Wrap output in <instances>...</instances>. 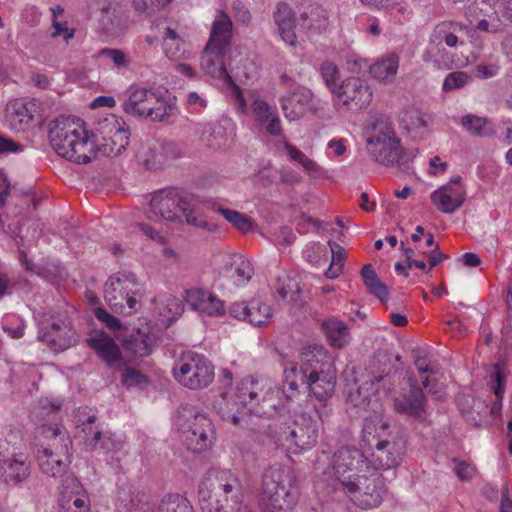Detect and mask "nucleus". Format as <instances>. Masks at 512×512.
Masks as SVG:
<instances>
[{"label":"nucleus","instance_id":"26","mask_svg":"<svg viewBox=\"0 0 512 512\" xmlns=\"http://www.w3.org/2000/svg\"><path fill=\"white\" fill-rule=\"evenodd\" d=\"M186 303L195 311L208 316L224 314V303L208 290L193 288L186 291Z\"/></svg>","mask_w":512,"mask_h":512},{"label":"nucleus","instance_id":"50","mask_svg":"<svg viewBox=\"0 0 512 512\" xmlns=\"http://www.w3.org/2000/svg\"><path fill=\"white\" fill-rule=\"evenodd\" d=\"M158 512H193L186 499L179 496H169L162 500Z\"/></svg>","mask_w":512,"mask_h":512},{"label":"nucleus","instance_id":"11","mask_svg":"<svg viewBox=\"0 0 512 512\" xmlns=\"http://www.w3.org/2000/svg\"><path fill=\"white\" fill-rule=\"evenodd\" d=\"M366 147L371 158L381 165L394 166L400 162V139L387 122L377 121L373 125L366 139Z\"/></svg>","mask_w":512,"mask_h":512},{"label":"nucleus","instance_id":"38","mask_svg":"<svg viewBox=\"0 0 512 512\" xmlns=\"http://www.w3.org/2000/svg\"><path fill=\"white\" fill-rule=\"evenodd\" d=\"M154 149H156L154 140L147 141L138 153L140 162L149 170H157L165 165L163 155H161L159 149L156 152H154Z\"/></svg>","mask_w":512,"mask_h":512},{"label":"nucleus","instance_id":"63","mask_svg":"<svg viewBox=\"0 0 512 512\" xmlns=\"http://www.w3.org/2000/svg\"><path fill=\"white\" fill-rule=\"evenodd\" d=\"M53 28L54 31L52 33V37L63 36L65 41H69V39L74 36V30H69L66 21L62 22L57 19H53Z\"/></svg>","mask_w":512,"mask_h":512},{"label":"nucleus","instance_id":"5","mask_svg":"<svg viewBox=\"0 0 512 512\" xmlns=\"http://www.w3.org/2000/svg\"><path fill=\"white\" fill-rule=\"evenodd\" d=\"M303 380L310 393L318 400L326 401L335 391L336 369L328 352L322 347L302 354L299 367Z\"/></svg>","mask_w":512,"mask_h":512},{"label":"nucleus","instance_id":"42","mask_svg":"<svg viewBox=\"0 0 512 512\" xmlns=\"http://www.w3.org/2000/svg\"><path fill=\"white\" fill-rule=\"evenodd\" d=\"M99 56L108 59L118 71L127 70L132 64V58L121 49L102 48Z\"/></svg>","mask_w":512,"mask_h":512},{"label":"nucleus","instance_id":"52","mask_svg":"<svg viewBox=\"0 0 512 512\" xmlns=\"http://www.w3.org/2000/svg\"><path fill=\"white\" fill-rule=\"evenodd\" d=\"M487 119L476 115H465L462 117L461 124L471 134L476 136L486 135L485 127Z\"/></svg>","mask_w":512,"mask_h":512},{"label":"nucleus","instance_id":"60","mask_svg":"<svg viewBox=\"0 0 512 512\" xmlns=\"http://www.w3.org/2000/svg\"><path fill=\"white\" fill-rule=\"evenodd\" d=\"M249 312V303L242 301V302H235L230 305L228 309L229 315L237 320L240 321H247V313Z\"/></svg>","mask_w":512,"mask_h":512},{"label":"nucleus","instance_id":"9","mask_svg":"<svg viewBox=\"0 0 512 512\" xmlns=\"http://www.w3.org/2000/svg\"><path fill=\"white\" fill-rule=\"evenodd\" d=\"M140 295V284L132 272H117L104 286L105 301L118 314L130 315L136 311Z\"/></svg>","mask_w":512,"mask_h":512},{"label":"nucleus","instance_id":"32","mask_svg":"<svg viewBox=\"0 0 512 512\" xmlns=\"http://www.w3.org/2000/svg\"><path fill=\"white\" fill-rule=\"evenodd\" d=\"M390 425L379 414L374 413L363 420L362 427V441L373 448L378 440L385 438L388 433Z\"/></svg>","mask_w":512,"mask_h":512},{"label":"nucleus","instance_id":"62","mask_svg":"<svg viewBox=\"0 0 512 512\" xmlns=\"http://www.w3.org/2000/svg\"><path fill=\"white\" fill-rule=\"evenodd\" d=\"M500 2L501 0H475L476 8L484 16L497 14L496 8L499 9Z\"/></svg>","mask_w":512,"mask_h":512},{"label":"nucleus","instance_id":"35","mask_svg":"<svg viewBox=\"0 0 512 512\" xmlns=\"http://www.w3.org/2000/svg\"><path fill=\"white\" fill-rule=\"evenodd\" d=\"M398 68V55L390 54L371 65L370 74L379 81L391 82L395 78Z\"/></svg>","mask_w":512,"mask_h":512},{"label":"nucleus","instance_id":"12","mask_svg":"<svg viewBox=\"0 0 512 512\" xmlns=\"http://www.w3.org/2000/svg\"><path fill=\"white\" fill-rule=\"evenodd\" d=\"M174 378L191 390L208 387L214 379V367L203 355L188 352L183 354L173 368Z\"/></svg>","mask_w":512,"mask_h":512},{"label":"nucleus","instance_id":"8","mask_svg":"<svg viewBox=\"0 0 512 512\" xmlns=\"http://www.w3.org/2000/svg\"><path fill=\"white\" fill-rule=\"evenodd\" d=\"M130 139L126 123L115 115L100 120L90 135L93 158L97 155L115 157L126 150Z\"/></svg>","mask_w":512,"mask_h":512},{"label":"nucleus","instance_id":"23","mask_svg":"<svg viewBox=\"0 0 512 512\" xmlns=\"http://www.w3.org/2000/svg\"><path fill=\"white\" fill-rule=\"evenodd\" d=\"M87 344L111 369L122 370L126 362L122 352L111 336L104 331H97L87 340Z\"/></svg>","mask_w":512,"mask_h":512},{"label":"nucleus","instance_id":"59","mask_svg":"<svg viewBox=\"0 0 512 512\" xmlns=\"http://www.w3.org/2000/svg\"><path fill=\"white\" fill-rule=\"evenodd\" d=\"M279 30V34L284 42L289 45H295L297 41L295 33V20L276 24Z\"/></svg>","mask_w":512,"mask_h":512},{"label":"nucleus","instance_id":"49","mask_svg":"<svg viewBox=\"0 0 512 512\" xmlns=\"http://www.w3.org/2000/svg\"><path fill=\"white\" fill-rule=\"evenodd\" d=\"M471 79V76L466 72H451L445 77L442 89L445 92L461 89L465 87L471 81Z\"/></svg>","mask_w":512,"mask_h":512},{"label":"nucleus","instance_id":"2","mask_svg":"<svg viewBox=\"0 0 512 512\" xmlns=\"http://www.w3.org/2000/svg\"><path fill=\"white\" fill-rule=\"evenodd\" d=\"M49 141L55 152L68 161L86 164L93 159V143L78 121L61 116L49 123Z\"/></svg>","mask_w":512,"mask_h":512},{"label":"nucleus","instance_id":"43","mask_svg":"<svg viewBox=\"0 0 512 512\" xmlns=\"http://www.w3.org/2000/svg\"><path fill=\"white\" fill-rule=\"evenodd\" d=\"M507 375L508 371L505 366L500 363L495 364L490 373V386L499 402H502L503 399Z\"/></svg>","mask_w":512,"mask_h":512},{"label":"nucleus","instance_id":"1","mask_svg":"<svg viewBox=\"0 0 512 512\" xmlns=\"http://www.w3.org/2000/svg\"><path fill=\"white\" fill-rule=\"evenodd\" d=\"M232 28L230 17L224 12H219L212 23L210 36L200 60L201 69L205 74L228 84L233 83L229 74V70H232L229 56Z\"/></svg>","mask_w":512,"mask_h":512},{"label":"nucleus","instance_id":"54","mask_svg":"<svg viewBox=\"0 0 512 512\" xmlns=\"http://www.w3.org/2000/svg\"><path fill=\"white\" fill-rule=\"evenodd\" d=\"M122 369H124V371L122 373L121 382L125 387L141 386L148 382L147 377L139 370L132 367H123Z\"/></svg>","mask_w":512,"mask_h":512},{"label":"nucleus","instance_id":"6","mask_svg":"<svg viewBox=\"0 0 512 512\" xmlns=\"http://www.w3.org/2000/svg\"><path fill=\"white\" fill-rule=\"evenodd\" d=\"M122 109L131 116L161 122L172 114L174 106L159 91L132 86L122 101Z\"/></svg>","mask_w":512,"mask_h":512},{"label":"nucleus","instance_id":"53","mask_svg":"<svg viewBox=\"0 0 512 512\" xmlns=\"http://www.w3.org/2000/svg\"><path fill=\"white\" fill-rule=\"evenodd\" d=\"M156 144V149L154 152L159 149L161 155L164 158V164L168 163L171 160H175L181 156V149L177 143L173 141H157L154 140Z\"/></svg>","mask_w":512,"mask_h":512},{"label":"nucleus","instance_id":"39","mask_svg":"<svg viewBox=\"0 0 512 512\" xmlns=\"http://www.w3.org/2000/svg\"><path fill=\"white\" fill-rule=\"evenodd\" d=\"M399 120L401 125L408 131H417L428 127L425 113L414 107L403 110Z\"/></svg>","mask_w":512,"mask_h":512},{"label":"nucleus","instance_id":"30","mask_svg":"<svg viewBox=\"0 0 512 512\" xmlns=\"http://www.w3.org/2000/svg\"><path fill=\"white\" fill-rule=\"evenodd\" d=\"M162 46L165 56L172 61L184 60L189 56V44L172 27L165 28Z\"/></svg>","mask_w":512,"mask_h":512},{"label":"nucleus","instance_id":"28","mask_svg":"<svg viewBox=\"0 0 512 512\" xmlns=\"http://www.w3.org/2000/svg\"><path fill=\"white\" fill-rule=\"evenodd\" d=\"M42 434L49 441L45 449H52V453L63 455L66 459L71 458L72 441L63 426L44 425Z\"/></svg>","mask_w":512,"mask_h":512},{"label":"nucleus","instance_id":"16","mask_svg":"<svg viewBox=\"0 0 512 512\" xmlns=\"http://www.w3.org/2000/svg\"><path fill=\"white\" fill-rule=\"evenodd\" d=\"M38 338L54 351H64L76 343L75 331L69 322L61 319L43 321Z\"/></svg>","mask_w":512,"mask_h":512},{"label":"nucleus","instance_id":"14","mask_svg":"<svg viewBox=\"0 0 512 512\" xmlns=\"http://www.w3.org/2000/svg\"><path fill=\"white\" fill-rule=\"evenodd\" d=\"M213 408L220 418L234 426L248 425L249 411L246 398H243L241 382L236 390L221 393L213 402Z\"/></svg>","mask_w":512,"mask_h":512},{"label":"nucleus","instance_id":"37","mask_svg":"<svg viewBox=\"0 0 512 512\" xmlns=\"http://www.w3.org/2000/svg\"><path fill=\"white\" fill-rule=\"evenodd\" d=\"M226 270L229 277L236 285H244L248 283L254 274L251 262L242 256L234 259Z\"/></svg>","mask_w":512,"mask_h":512},{"label":"nucleus","instance_id":"19","mask_svg":"<svg viewBox=\"0 0 512 512\" xmlns=\"http://www.w3.org/2000/svg\"><path fill=\"white\" fill-rule=\"evenodd\" d=\"M334 95L352 111L362 110L372 101V91L369 85L357 77L345 79Z\"/></svg>","mask_w":512,"mask_h":512},{"label":"nucleus","instance_id":"51","mask_svg":"<svg viewBox=\"0 0 512 512\" xmlns=\"http://www.w3.org/2000/svg\"><path fill=\"white\" fill-rule=\"evenodd\" d=\"M452 462L454 464L453 471L461 481H470L478 473L476 466L472 462L460 460L458 458H453Z\"/></svg>","mask_w":512,"mask_h":512},{"label":"nucleus","instance_id":"17","mask_svg":"<svg viewBox=\"0 0 512 512\" xmlns=\"http://www.w3.org/2000/svg\"><path fill=\"white\" fill-rule=\"evenodd\" d=\"M6 120L9 127L16 132H25L36 125L41 118L39 103L35 99H15L7 105Z\"/></svg>","mask_w":512,"mask_h":512},{"label":"nucleus","instance_id":"48","mask_svg":"<svg viewBox=\"0 0 512 512\" xmlns=\"http://www.w3.org/2000/svg\"><path fill=\"white\" fill-rule=\"evenodd\" d=\"M61 479L60 497H73L81 495L83 486L81 482L71 473H62L59 475Z\"/></svg>","mask_w":512,"mask_h":512},{"label":"nucleus","instance_id":"44","mask_svg":"<svg viewBox=\"0 0 512 512\" xmlns=\"http://www.w3.org/2000/svg\"><path fill=\"white\" fill-rule=\"evenodd\" d=\"M127 348L138 357H145L151 353L152 340L148 335L140 333L131 335L126 342Z\"/></svg>","mask_w":512,"mask_h":512},{"label":"nucleus","instance_id":"21","mask_svg":"<svg viewBox=\"0 0 512 512\" xmlns=\"http://www.w3.org/2000/svg\"><path fill=\"white\" fill-rule=\"evenodd\" d=\"M462 178L456 176L449 183L435 190L431 196V202L442 213L453 214L466 200V191L461 184Z\"/></svg>","mask_w":512,"mask_h":512},{"label":"nucleus","instance_id":"10","mask_svg":"<svg viewBox=\"0 0 512 512\" xmlns=\"http://www.w3.org/2000/svg\"><path fill=\"white\" fill-rule=\"evenodd\" d=\"M241 391L243 398H246L249 414L272 418L282 406L280 390L269 382L244 379L241 381Z\"/></svg>","mask_w":512,"mask_h":512},{"label":"nucleus","instance_id":"47","mask_svg":"<svg viewBox=\"0 0 512 512\" xmlns=\"http://www.w3.org/2000/svg\"><path fill=\"white\" fill-rule=\"evenodd\" d=\"M328 26V13L326 9L319 4L310 5V21L306 27L314 30H324Z\"/></svg>","mask_w":512,"mask_h":512},{"label":"nucleus","instance_id":"36","mask_svg":"<svg viewBox=\"0 0 512 512\" xmlns=\"http://www.w3.org/2000/svg\"><path fill=\"white\" fill-rule=\"evenodd\" d=\"M361 276L368 292L385 302L388 296V287L379 279L371 264L362 267Z\"/></svg>","mask_w":512,"mask_h":512},{"label":"nucleus","instance_id":"7","mask_svg":"<svg viewBox=\"0 0 512 512\" xmlns=\"http://www.w3.org/2000/svg\"><path fill=\"white\" fill-rule=\"evenodd\" d=\"M178 425L187 448L200 453L211 447L215 430L211 420L192 405H182L178 410Z\"/></svg>","mask_w":512,"mask_h":512},{"label":"nucleus","instance_id":"18","mask_svg":"<svg viewBox=\"0 0 512 512\" xmlns=\"http://www.w3.org/2000/svg\"><path fill=\"white\" fill-rule=\"evenodd\" d=\"M406 441L398 429L390 431L382 440L375 443L373 457L382 469L400 464L405 452Z\"/></svg>","mask_w":512,"mask_h":512},{"label":"nucleus","instance_id":"13","mask_svg":"<svg viewBox=\"0 0 512 512\" xmlns=\"http://www.w3.org/2000/svg\"><path fill=\"white\" fill-rule=\"evenodd\" d=\"M287 449L294 454L309 450L317 444L318 426L309 416L301 414L280 433L279 438Z\"/></svg>","mask_w":512,"mask_h":512},{"label":"nucleus","instance_id":"41","mask_svg":"<svg viewBox=\"0 0 512 512\" xmlns=\"http://www.w3.org/2000/svg\"><path fill=\"white\" fill-rule=\"evenodd\" d=\"M271 317V308L266 303L258 299L249 302V312L247 313L248 323L254 326L265 325Z\"/></svg>","mask_w":512,"mask_h":512},{"label":"nucleus","instance_id":"45","mask_svg":"<svg viewBox=\"0 0 512 512\" xmlns=\"http://www.w3.org/2000/svg\"><path fill=\"white\" fill-rule=\"evenodd\" d=\"M322 79L324 80L326 86L329 90L334 94L339 85L338 81L340 79V71L337 65L331 61H324L319 68Z\"/></svg>","mask_w":512,"mask_h":512},{"label":"nucleus","instance_id":"27","mask_svg":"<svg viewBox=\"0 0 512 512\" xmlns=\"http://www.w3.org/2000/svg\"><path fill=\"white\" fill-rule=\"evenodd\" d=\"M313 92L305 86H296L281 98V108L289 121L300 119L304 115L303 108L313 99Z\"/></svg>","mask_w":512,"mask_h":512},{"label":"nucleus","instance_id":"56","mask_svg":"<svg viewBox=\"0 0 512 512\" xmlns=\"http://www.w3.org/2000/svg\"><path fill=\"white\" fill-rule=\"evenodd\" d=\"M364 494L363 496L367 497V499L361 500L366 507H375L381 502V491L376 485V479H373L371 483L367 484L363 487Z\"/></svg>","mask_w":512,"mask_h":512},{"label":"nucleus","instance_id":"4","mask_svg":"<svg viewBox=\"0 0 512 512\" xmlns=\"http://www.w3.org/2000/svg\"><path fill=\"white\" fill-rule=\"evenodd\" d=\"M198 494L202 512H240L245 496L240 479L229 470L217 472Z\"/></svg>","mask_w":512,"mask_h":512},{"label":"nucleus","instance_id":"61","mask_svg":"<svg viewBox=\"0 0 512 512\" xmlns=\"http://www.w3.org/2000/svg\"><path fill=\"white\" fill-rule=\"evenodd\" d=\"M276 24L295 20L294 12L287 3L278 4L277 11L274 13Z\"/></svg>","mask_w":512,"mask_h":512},{"label":"nucleus","instance_id":"33","mask_svg":"<svg viewBox=\"0 0 512 512\" xmlns=\"http://www.w3.org/2000/svg\"><path fill=\"white\" fill-rule=\"evenodd\" d=\"M321 328L329 344L334 348L341 349L350 342L351 335L349 327L344 321L336 317L324 320L321 323Z\"/></svg>","mask_w":512,"mask_h":512},{"label":"nucleus","instance_id":"3","mask_svg":"<svg viewBox=\"0 0 512 512\" xmlns=\"http://www.w3.org/2000/svg\"><path fill=\"white\" fill-rule=\"evenodd\" d=\"M299 495L298 476L292 468L274 464L263 471L259 500L266 508L272 511L291 509Z\"/></svg>","mask_w":512,"mask_h":512},{"label":"nucleus","instance_id":"46","mask_svg":"<svg viewBox=\"0 0 512 512\" xmlns=\"http://www.w3.org/2000/svg\"><path fill=\"white\" fill-rule=\"evenodd\" d=\"M89 503L81 495L67 497L62 496L59 499V512H88Z\"/></svg>","mask_w":512,"mask_h":512},{"label":"nucleus","instance_id":"25","mask_svg":"<svg viewBox=\"0 0 512 512\" xmlns=\"http://www.w3.org/2000/svg\"><path fill=\"white\" fill-rule=\"evenodd\" d=\"M7 445L0 439V448ZM30 464L23 454L13 455L12 458L4 459L0 451V476L6 484L17 485L25 481L30 475Z\"/></svg>","mask_w":512,"mask_h":512},{"label":"nucleus","instance_id":"64","mask_svg":"<svg viewBox=\"0 0 512 512\" xmlns=\"http://www.w3.org/2000/svg\"><path fill=\"white\" fill-rule=\"evenodd\" d=\"M233 10L235 14V18L237 21L241 22L242 24H249L251 21V14L249 10L240 2H236L233 5Z\"/></svg>","mask_w":512,"mask_h":512},{"label":"nucleus","instance_id":"55","mask_svg":"<svg viewBox=\"0 0 512 512\" xmlns=\"http://www.w3.org/2000/svg\"><path fill=\"white\" fill-rule=\"evenodd\" d=\"M252 112L261 125H265L271 116L275 114L271 106L263 100H255L252 103Z\"/></svg>","mask_w":512,"mask_h":512},{"label":"nucleus","instance_id":"57","mask_svg":"<svg viewBox=\"0 0 512 512\" xmlns=\"http://www.w3.org/2000/svg\"><path fill=\"white\" fill-rule=\"evenodd\" d=\"M184 216L187 224L195 227H199L202 229H206L211 231L213 229V225L208 223L202 216L196 214L190 207V203L188 202V210L181 212V217Z\"/></svg>","mask_w":512,"mask_h":512},{"label":"nucleus","instance_id":"24","mask_svg":"<svg viewBox=\"0 0 512 512\" xmlns=\"http://www.w3.org/2000/svg\"><path fill=\"white\" fill-rule=\"evenodd\" d=\"M385 379V375L369 377V379L362 382L355 389L349 391L347 402L354 407L365 410L371 407L375 411L378 403L377 392L379 390V384L384 382Z\"/></svg>","mask_w":512,"mask_h":512},{"label":"nucleus","instance_id":"31","mask_svg":"<svg viewBox=\"0 0 512 512\" xmlns=\"http://www.w3.org/2000/svg\"><path fill=\"white\" fill-rule=\"evenodd\" d=\"M463 29L464 26L458 22L443 21L435 26L430 40L437 45L444 43L447 47L456 48L459 44H463L459 39Z\"/></svg>","mask_w":512,"mask_h":512},{"label":"nucleus","instance_id":"15","mask_svg":"<svg viewBox=\"0 0 512 512\" xmlns=\"http://www.w3.org/2000/svg\"><path fill=\"white\" fill-rule=\"evenodd\" d=\"M149 207V218L177 221L181 219V212L188 210V201L175 189H163L152 196Z\"/></svg>","mask_w":512,"mask_h":512},{"label":"nucleus","instance_id":"58","mask_svg":"<svg viewBox=\"0 0 512 512\" xmlns=\"http://www.w3.org/2000/svg\"><path fill=\"white\" fill-rule=\"evenodd\" d=\"M95 317L105 326L111 330H120L121 322L116 317L112 316L108 311L102 307H97L94 310Z\"/></svg>","mask_w":512,"mask_h":512},{"label":"nucleus","instance_id":"40","mask_svg":"<svg viewBox=\"0 0 512 512\" xmlns=\"http://www.w3.org/2000/svg\"><path fill=\"white\" fill-rule=\"evenodd\" d=\"M217 211L237 230L242 233L253 231L255 222L252 218L232 209L219 207Z\"/></svg>","mask_w":512,"mask_h":512},{"label":"nucleus","instance_id":"34","mask_svg":"<svg viewBox=\"0 0 512 512\" xmlns=\"http://www.w3.org/2000/svg\"><path fill=\"white\" fill-rule=\"evenodd\" d=\"M63 455L52 453V449H43L38 455V464L41 471L50 477H57L65 472L71 463V458L63 460Z\"/></svg>","mask_w":512,"mask_h":512},{"label":"nucleus","instance_id":"22","mask_svg":"<svg viewBox=\"0 0 512 512\" xmlns=\"http://www.w3.org/2000/svg\"><path fill=\"white\" fill-rule=\"evenodd\" d=\"M96 421L95 415H90L82 421V431L85 433V444L90 451L100 450L105 455H113L123 447V441L112 432L93 430L91 425Z\"/></svg>","mask_w":512,"mask_h":512},{"label":"nucleus","instance_id":"29","mask_svg":"<svg viewBox=\"0 0 512 512\" xmlns=\"http://www.w3.org/2000/svg\"><path fill=\"white\" fill-rule=\"evenodd\" d=\"M362 462L363 454L352 447H342L333 456V468L338 477H344L346 473L357 471Z\"/></svg>","mask_w":512,"mask_h":512},{"label":"nucleus","instance_id":"20","mask_svg":"<svg viewBox=\"0 0 512 512\" xmlns=\"http://www.w3.org/2000/svg\"><path fill=\"white\" fill-rule=\"evenodd\" d=\"M393 407L397 413L420 422L427 421L430 416L426 396L422 389L415 385L411 386L409 392L395 397Z\"/></svg>","mask_w":512,"mask_h":512}]
</instances>
